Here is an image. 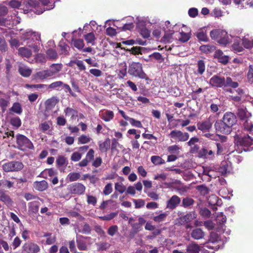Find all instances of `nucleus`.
<instances>
[{
	"label": "nucleus",
	"mask_w": 253,
	"mask_h": 253,
	"mask_svg": "<svg viewBox=\"0 0 253 253\" xmlns=\"http://www.w3.org/2000/svg\"><path fill=\"white\" fill-rule=\"evenodd\" d=\"M237 123L235 115L230 112H226L220 120L217 121L214 124L216 131L224 134H229L232 131V126Z\"/></svg>",
	"instance_id": "obj_1"
},
{
	"label": "nucleus",
	"mask_w": 253,
	"mask_h": 253,
	"mask_svg": "<svg viewBox=\"0 0 253 253\" xmlns=\"http://www.w3.org/2000/svg\"><path fill=\"white\" fill-rule=\"evenodd\" d=\"M209 84L212 87L225 88L230 87L236 88L239 86V84L233 82L230 77L225 78L219 75L213 76L209 80Z\"/></svg>",
	"instance_id": "obj_2"
},
{
	"label": "nucleus",
	"mask_w": 253,
	"mask_h": 253,
	"mask_svg": "<svg viewBox=\"0 0 253 253\" xmlns=\"http://www.w3.org/2000/svg\"><path fill=\"white\" fill-rule=\"evenodd\" d=\"M17 35L20 40L29 44L31 41H41V34L30 29H17Z\"/></svg>",
	"instance_id": "obj_3"
},
{
	"label": "nucleus",
	"mask_w": 253,
	"mask_h": 253,
	"mask_svg": "<svg viewBox=\"0 0 253 253\" xmlns=\"http://www.w3.org/2000/svg\"><path fill=\"white\" fill-rule=\"evenodd\" d=\"M128 73L134 77L141 79H145L147 78L146 74L142 69V65L139 62H132L129 64Z\"/></svg>",
	"instance_id": "obj_4"
},
{
	"label": "nucleus",
	"mask_w": 253,
	"mask_h": 253,
	"mask_svg": "<svg viewBox=\"0 0 253 253\" xmlns=\"http://www.w3.org/2000/svg\"><path fill=\"white\" fill-rule=\"evenodd\" d=\"M210 36L220 44L226 45L230 41L227 33L223 30L214 29L210 32Z\"/></svg>",
	"instance_id": "obj_5"
},
{
	"label": "nucleus",
	"mask_w": 253,
	"mask_h": 253,
	"mask_svg": "<svg viewBox=\"0 0 253 253\" xmlns=\"http://www.w3.org/2000/svg\"><path fill=\"white\" fill-rule=\"evenodd\" d=\"M17 148L22 151L33 149L34 146L31 141L22 134H17Z\"/></svg>",
	"instance_id": "obj_6"
},
{
	"label": "nucleus",
	"mask_w": 253,
	"mask_h": 253,
	"mask_svg": "<svg viewBox=\"0 0 253 253\" xmlns=\"http://www.w3.org/2000/svg\"><path fill=\"white\" fill-rule=\"evenodd\" d=\"M237 141L245 151H250L253 149V139L248 135L238 137Z\"/></svg>",
	"instance_id": "obj_7"
},
{
	"label": "nucleus",
	"mask_w": 253,
	"mask_h": 253,
	"mask_svg": "<svg viewBox=\"0 0 253 253\" xmlns=\"http://www.w3.org/2000/svg\"><path fill=\"white\" fill-rule=\"evenodd\" d=\"M169 135L173 142L186 141L189 137V135L187 132L183 133L177 130H172Z\"/></svg>",
	"instance_id": "obj_8"
},
{
	"label": "nucleus",
	"mask_w": 253,
	"mask_h": 253,
	"mask_svg": "<svg viewBox=\"0 0 253 253\" xmlns=\"http://www.w3.org/2000/svg\"><path fill=\"white\" fill-rule=\"evenodd\" d=\"M218 236L215 233L211 234L210 239L206 247L209 249L218 250L220 248V241L218 240Z\"/></svg>",
	"instance_id": "obj_9"
},
{
	"label": "nucleus",
	"mask_w": 253,
	"mask_h": 253,
	"mask_svg": "<svg viewBox=\"0 0 253 253\" xmlns=\"http://www.w3.org/2000/svg\"><path fill=\"white\" fill-rule=\"evenodd\" d=\"M68 189L72 194L82 195L85 190V187L80 183H75L69 186Z\"/></svg>",
	"instance_id": "obj_10"
},
{
	"label": "nucleus",
	"mask_w": 253,
	"mask_h": 253,
	"mask_svg": "<svg viewBox=\"0 0 253 253\" xmlns=\"http://www.w3.org/2000/svg\"><path fill=\"white\" fill-rule=\"evenodd\" d=\"M237 115L242 122L250 119L252 114L245 107H241L238 109Z\"/></svg>",
	"instance_id": "obj_11"
},
{
	"label": "nucleus",
	"mask_w": 253,
	"mask_h": 253,
	"mask_svg": "<svg viewBox=\"0 0 253 253\" xmlns=\"http://www.w3.org/2000/svg\"><path fill=\"white\" fill-rule=\"evenodd\" d=\"M23 250L26 253H37L40 250L39 246L33 243H27L23 247Z\"/></svg>",
	"instance_id": "obj_12"
},
{
	"label": "nucleus",
	"mask_w": 253,
	"mask_h": 253,
	"mask_svg": "<svg viewBox=\"0 0 253 253\" xmlns=\"http://www.w3.org/2000/svg\"><path fill=\"white\" fill-rule=\"evenodd\" d=\"M180 198L176 195L172 196L170 199L167 202V208L172 210L180 204Z\"/></svg>",
	"instance_id": "obj_13"
},
{
	"label": "nucleus",
	"mask_w": 253,
	"mask_h": 253,
	"mask_svg": "<svg viewBox=\"0 0 253 253\" xmlns=\"http://www.w3.org/2000/svg\"><path fill=\"white\" fill-rule=\"evenodd\" d=\"M63 65L62 64H52L49 68L47 69L49 76L50 77L56 75L58 74L62 69Z\"/></svg>",
	"instance_id": "obj_14"
},
{
	"label": "nucleus",
	"mask_w": 253,
	"mask_h": 253,
	"mask_svg": "<svg viewBox=\"0 0 253 253\" xmlns=\"http://www.w3.org/2000/svg\"><path fill=\"white\" fill-rule=\"evenodd\" d=\"M40 201H42V199L40 198H37V200L30 202L28 204L29 210L30 211L34 213H36L38 212L40 205Z\"/></svg>",
	"instance_id": "obj_15"
},
{
	"label": "nucleus",
	"mask_w": 253,
	"mask_h": 253,
	"mask_svg": "<svg viewBox=\"0 0 253 253\" xmlns=\"http://www.w3.org/2000/svg\"><path fill=\"white\" fill-rule=\"evenodd\" d=\"M34 188L39 191L45 190L48 187V183L45 180L35 181L33 184Z\"/></svg>",
	"instance_id": "obj_16"
},
{
	"label": "nucleus",
	"mask_w": 253,
	"mask_h": 253,
	"mask_svg": "<svg viewBox=\"0 0 253 253\" xmlns=\"http://www.w3.org/2000/svg\"><path fill=\"white\" fill-rule=\"evenodd\" d=\"M85 238L82 236H77L76 241L77 247L79 250L85 251L86 250L87 246L84 241Z\"/></svg>",
	"instance_id": "obj_17"
},
{
	"label": "nucleus",
	"mask_w": 253,
	"mask_h": 253,
	"mask_svg": "<svg viewBox=\"0 0 253 253\" xmlns=\"http://www.w3.org/2000/svg\"><path fill=\"white\" fill-rule=\"evenodd\" d=\"M191 235L193 239L199 240L204 237L205 233L200 228H195L192 230Z\"/></svg>",
	"instance_id": "obj_18"
},
{
	"label": "nucleus",
	"mask_w": 253,
	"mask_h": 253,
	"mask_svg": "<svg viewBox=\"0 0 253 253\" xmlns=\"http://www.w3.org/2000/svg\"><path fill=\"white\" fill-rule=\"evenodd\" d=\"M18 55L23 58H28L32 55V51L26 47H20L18 50Z\"/></svg>",
	"instance_id": "obj_19"
},
{
	"label": "nucleus",
	"mask_w": 253,
	"mask_h": 253,
	"mask_svg": "<svg viewBox=\"0 0 253 253\" xmlns=\"http://www.w3.org/2000/svg\"><path fill=\"white\" fill-rule=\"evenodd\" d=\"M127 66L126 62H124L119 64V73L118 75L119 79H123L126 75L127 73Z\"/></svg>",
	"instance_id": "obj_20"
},
{
	"label": "nucleus",
	"mask_w": 253,
	"mask_h": 253,
	"mask_svg": "<svg viewBox=\"0 0 253 253\" xmlns=\"http://www.w3.org/2000/svg\"><path fill=\"white\" fill-rule=\"evenodd\" d=\"M9 104L8 98L4 93L0 92V106L2 108L3 112L5 110Z\"/></svg>",
	"instance_id": "obj_21"
},
{
	"label": "nucleus",
	"mask_w": 253,
	"mask_h": 253,
	"mask_svg": "<svg viewBox=\"0 0 253 253\" xmlns=\"http://www.w3.org/2000/svg\"><path fill=\"white\" fill-rule=\"evenodd\" d=\"M211 123L209 120H206L197 124L198 128L202 131L209 130L211 127Z\"/></svg>",
	"instance_id": "obj_22"
},
{
	"label": "nucleus",
	"mask_w": 253,
	"mask_h": 253,
	"mask_svg": "<svg viewBox=\"0 0 253 253\" xmlns=\"http://www.w3.org/2000/svg\"><path fill=\"white\" fill-rule=\"evenodd\" d=\"M242 42V39L236 38L235 39L234 43L232 45L233 49L236 52H241L243 50V45Z\"/></svg>",
	"instance_id": "obj_23"
},
{
	"label": "nucleus",
	"mask_w": 253,
	"mask_h": 253,
	"mask_svg": "<svg viewBox=\"0 0 253 253\" xmlns=\"http://www.w3.org/2000/svg\"><path fill=\"white\" fill-rule=\"evenodd\" d=\"M101 118L105 122H109L112 120L114 117V114L112 111L106 110L101 113Z\"/></svg>",
	"instance_id": "obj_24"
},
{
	"label": "nucleus",
	"mask_w": 253,
	"mask_h": 253,
	"mask_svg": "<svg viewBox=\"0 0 253 253\" xmlns=\"http://www.w3.org/2000/svg\"><path fill=\"white\" fill-rule=\"evenodd\" d=\"M231 170V166L227 162H224L219 168V171L222 175H225L230 172Z\"/></svg>",
	"instance_id": "obj_25"
},
{
	"label": "nucleus",
	"mask_w": 253,
	"mask_h": 253,
	"mask_svg": "<svg viewBox=\"0 0 253 253\" xmlns=\"http://www.w3.org/2000/svg\"><path fill=\"white\" fill-rule=\"evenodd\" d=\"M19 73L24 77H29L32 73V69L26 66H20L19 67Z\"/></svg>",
	"instance_id": "obj_26"
},
{
	"label": "nucleus",
	"mask_w": 253,
	"mask_h": 253,
	"mask_svg": "<svg viewBox=\"0 0 253 253\" xmlns=\"http://www.w3.org/2000/svg\"><path fill=\"white\" fill-rule=\"evenodd\" d=\"M242 122L244 130L253 135V124L250 119L246 120Z\"/></svg>",
	"instance_id": "obj_27"
},
{
	"label": "nucleus",
	"mask_w": 253,
	"mask_h": 253,
	"mask_svg": "<svg viewBox=\"0 0 253 253\" xmlns=\"http://www.w3.org/2000/svg\"><path fill=\"white\" fill-rule=\"evenodd\" d=\"M59 100L56 97L53 96L47 99L45 102V105L47 109H51L53 108L56 104L58 102Z\"/></svg>",
	"instance_id": "obj_28"
},
{
	"label": "nucleus",
	"mask_w": 253,
	"mask_h": 253,
	"mask_svg": "<svg viewBox=\"0 0 253 253\" xmlns=\"http://www.w3.org/2000/svg\"><path fill=\"white\" fill-rule=\"evenodd\" d=\"M208 202L211 206H219L221 204V200L215 195H211L208 199Z\"/></svg>",
	"instance_id": "obj_29"
},
{
	"label": "nucleus",
	"mask_w": 253,
	"mask_h": 253,
	"mask_svg": "<svg viewBox=\"0 0 253 253\" xmlns=\"http://www.w3.org/2000/svg\"><path fill=\"white\" fill-rule=\"evenodd\" d=\"M8 12V9L6 6L0 5V25H2L5 24V20L3 18V16L5 15Z\"/></svg>",
	"instance_id": "obj_30"
},
{
	"label": "nucleus",
	"mask_w": 253,
	"mask_h": 253,
	"mask_svg": "<svg viewBox=\"0 0 253 253\" xmlns=\"http://www.w3.org/2000/svg\"><path fill=\"white\" fill-rule=\"evenodd\" d=\"M0 200L8 207L12 205V201L10 197L2 191H0Z\"/></svg>",
	"instance_id": "obj_31"
},
{
	"label": "nucleus",
	"mask_w": 253,
	"mask_h": 253,
	"mask_svg": "<svg viewBox=\"0 0 253 253\" xmlns=\"http://www.w3.org/2000/svg\"><path fill=\"white\" fill-rule=\"evenodd\" d=\"M186 250L188 253H199L200 248L198 245L192 243L186 247Z\"/></svg>",
	"instance_id": "obj_32"
},
{
	"label": "nucleus",
	"mask_w": 253,
	"mask_h": 253,
	"mask_svg": "<svg viewBox=\"0 0 253 253\" xmlns=\"http://www.w3.org/2000/svg\"><path fill=\"white\" fill-rule=\"evenodd\" d=\"M2 168L5 172L13 171L16 169L15 163L14 162L6 163L3 165Z\"/></svg>",
	"instance_id": "obj_33"
},
{
	"label": "nucleus",
	"mask_w": 253,
	"mask_h": 253,
	"mask_svg": "<svg viewBox=\"0 0 253 253\" xmlns=\"http://www.w3.org/2000/svg\"><path fill=\"white\" fill-rule=\"evenodd\" d=\"M168 214L167 212H162L154 216L153 217V220L156 223L163 222L166 221Z\"/></svg>",
	"instance_id": "obj_34"
},
{
	"label": "nucleus",
	"mask_w": 253,
	"mask_h": 253,
	"mask_svg": "<svg viewBox=\"0 0 253 253\" xmlns=\"http://www.w3.org/2000/svg\"><path fill=\"white\" fill-rule=\"evenodd\" d=\"M174 32L172 31L166 32L164 36L161 39V41L164 43H169L172 42V35Z\"/></svg>",
	"instance_id": "obj_35"
},
{
	"label": "nucleus",
	"mask_w": 253,
	"mask_h": 253,
	"mask_svg": "<svg viewBox=\"0 0 253 253\" xmlns=\"http://www.w3.org/2000/svg\"><path fill=\"white\" fill-rule=\"evenodd\" d=\"M35 77L36 79L40 80H44L50 77L49 72L47 70H42L37 72L35 75Z\"/></svg>",
	"instance_id": "obj_36"
},
{
	"label": "nucleus",
	"mask_w": 253,
	"mask_h": 253,
	"mask_svg": "<svg viewBox=\"0 0 253 253\" xmlns=\"http://www.w3.org/2000/svg\"><path fill=\"white\" fill-rule=\"evenodd\" d=\"M84 38L87 43L94 45L95 43L96 38L93 33H89L84 36Z\"/></svg>",
	"instance_id": "obj_37"
},
{
	"label": "nucleus",
	"mask_w": 253,
	"mask_h": 253,
	"mask_svg": "<svg viewBox=\"0 0 253 253\" xmlns=\"http://www.w3.org/2000/svg\"><path fill=\"white\" fill-rule=\"evenodd\" d=\"M215 46L212 45H203L200 47V50L203 53L208 54L215 50Z\"/></svg>",
	"instance_id": "obj_38"
},
{
	"label": "nucleus",
	"mask_w": 253,
	"mask_h": 253,
	"mask_svg": "<svg viewBox=\"0 0 253 253\" xmlns=\"http://www.w3.org/2000/svg\"><path fill=\"white\" fill-rule=\"evenodd\" d=\"M194 217L192 213H189L183 216H181L179 218V222L181 224H184L191 221L193 219Z\"/></svg>",
	"instance_id": "obj_39"
},
{
	"label": "nucleus",
	"mask_w": 253,
	"mask_h": 253,
	"mask_svg": "<svg viewBox=\"0 0 253 253\" xmlns=\"http://www.w3.org/2000/svg\"><path fill=\"white\" fill-rule=\"evenodd\" d=\"M39 0L42 3L43 5H44L45 6V7H44L43 10H42L41 11L37 10V11L36 12V13H37V14H41L42 13L43 11H44L45 10H48L52 9L54 7V5L53 4H51L50 5H46L49 2V0Z\"/></svg>",
	"instance_id": "obj_40"
},
{
	"label": "nucleus",
	"mask_w": 253,
	"mask_h": 253,
	"mask_svg": "<svg viewBox=\"0 0 253 253\" xmlns=\"http://www.w3.org/2000/svg\"><path fill=\"white\" fill-rule=\"evenodd\" d=\"M43 237H46L45 244L52 245L56 241V237L55 235H52L51 233L45 234Z\"/></svg>",
	"instance_id": "obj_41"
},
{
	"label": "nucleus",
	"mask_w": 253,
	"mask_h": 253,
	"mask_svg": "<svg viewBox=\"0 0 253 253\" xmlns=\"http://www.w3.org/2000/svg\"><path fill=\"white\" fill-rule=\"evenodd\" d=\"M243 46L246 48H251L253 47V39H249L244 38L242 39Z\"/></svg>",
	"instance_id": "obj_42"
},
{
	"label": "nucleus",
	"mask_w": 253,
	"mask_h": 253,
	"mask_svg": "<svg viewBox=\"0 0 253 253\" xmlns=\"http://www.w3.org/2000/svg\"><path fill=\"white\" fill-rule=\"evenodd\" d=\"M151 162L155 165H159L165 163V161L159 156H153L151 157Z\"/></svg>",
	"instance_id": "obj_43"
},
{
	"label": "nucleus",
	"mask_w": 253,
	"mask_h": 253,
	"mask_svg": "<svg viewBox=\"0 0 253 253\" xmlns=\"http://www.w3.org/2000/svg\"><path fill=\"white\" fill-rule=\"evenodd\" d=\"M63 84H64V83L62 82L56 81L48 85V87L49 88L59 90L62 87Z\"/></svg>",
	"instance_id": "obj_44"
},
{
	"label": "nucleus",
	"mask_w": 253,
	"mask_h": 253,
	"mask_svg": "<svg viewBox=\"0 0 253 253\" xmlns=\"http://www.w3.org/2000/svg\"><path fill=\"white\" fill-rule=\"evenodd\" d=\"M47 57L50 60H55L58 58V54L53 49H49L46 51Z\"/></svg>",
	"instance_id": "obj_45"
},
{
	"label": "nucleus",
	"mask_w": 253,
	"mask_h": 253,
	"mask_svg": "<svg viewBox=\"0 0 253 253\" xmlns=\"http://www.w3.org/2000/svg\"><path fill=\"white\" fill-rule=\"evenodd\" d=\"M196 37L198 40L201 42H207L209 40L206 33L203 31L197 32L196 34Z\"/></svg>",
	"instance_id": "obj_46"
},
{
	"label": "nucleus",
	"mask_w": 253,
	"mask_h": 253,
	"mask_svg": "<svg viewBox=\"0 0 253 253\" xmlns=\"http://www.w3.org/2000/svg\"><path fill=\"white\" fill-rule=\"evenodd\" d=\"M99 146L101 152H106L110 148V140L108 139L104 142L100 143Z\"/></svg>",
	"instance_id": "obj_47"
},
{
	"label": "nucleus",
	"mask_w": 253,
	"mask_h": 253,
	"mask_svg": "<svg viewBox=\"0 0 253 253\" xmlns=\"http://www.w3.org/2000/svg\"><path fill=\"white\" fill-rule=\"evenodd\" d=\"M247 78L249 83H253V65H250L249 66L248 71L247 74Z\"/></svg>",
	"instance_id": "obj_48"
},
{
	"label": "nucleus",
	"mask_w": 253,
	"mask_h": 253,
	"mask_svg": "<svg viewBox=\"0 0 253 253\" xmlns=\"http://www.w3.org/2000/svg\"><path fill=\"white\" fill-rule=\"evenodd\" d=\"M56 163L58 167H62L67 164V159L63 156H59L56 160Z\"/></svg>",
	"instance_id": "obj_49"
},
{
	"label": "nucleus",
	"mask_w": 253,
	"mask_h": 253,
	"mask_svg": "<svg viewBox=\"0 0 253 253\" xmlns=\"http://www.w3.org/2000/svg\"><path fill=\"white\" fill-rule=\"evenodd\" d=\"M73 44L75 47L79 50H82L84 45V41L82 39L73 40Z\"/></svg>",
	"instance_id": "obj_50"
},
{
	"label": "nucleus",
	"mask_w": 253,
	"mask_h": 253,
	"mask_svg": "<svg viewBox=\"0 0 253 253\" xmlns=\"http://www.w3.org/2000/svg\"><path fill=\"white\" fill-rule=\"evenodd\" d=\"M64 112L66 116L70 117L72 119L77 115V112L73 108L69 107L67 108Z\"/></svg>",
	"instance_id": "obj_51"
},
{
	"label": "nucleus",
	"mask_w": 253,
	"mask_h": 253,
	"mask_svg": "<svg viewBox=\"0 0 253 253\" xmlns=\"http://www.w3.org/2000/svg\"><path fill=\"white\" fill-rule=\"evenodd\" d=\"M115 189L116 191H118L120 193H123L126 190V186L122 182H117L115 185Z\"/></svg>",
	"instance_id": "obj_52"
},
{
	"label": "nucleus",
	"mask_w": 253,
	"mask_h": 253,
	"mask_svg": "<svg viewBox=\"0 0 253 253\" xmlns=\"http://www.w3.org/2000/svg\"><path fill=\"white\" fill-rule=\"evenodd\" d=\"M35 62L37 63H44L46 62V58L43 54L38 53L35 55Z\"/></svg>",
	"instance_id": "obj_53"
},
{
	"label": "nucleus",
	"mask_w": 253,
	"mask_h": 253,
	"mask_svg": "<svg viewBox=\"0 0 253 253\" xmlns=\"http://www.w3.org/2000/svg\"><path fill=\"white\" fill-rule=\"evenodd\" d=\"M194 203L193 199L189 197L185 198L182 200V205L185 208L193 205Z\"/></svg>",
	"instance_id": "obj_54"
},
{
	"label": "nucleus",
	"mask_w": 253,
	"mask_h": 253,
	"mask_svg": "<svg viewBox=\"0 0 253 253\" xmlns=\"http://www.w3.org/2000/svg\"><path fill=\"white\" fill-rule=\"evenodd\" d=\"M180 36L178 37V39L180 41L185 42H187L190 38V36L188 33H185L184 32L179 33Z\"/></svg>",
	"instance_id": "obj_55"
},
{
	"label": "nucleus",
	"mask_w": 253,
	"mask_h": 253,
	"mask_svg": "<svg viewBox=\"0 0 253 253\" xmlns=\"http://www.w3.org/2000/svg\"><path fill=\"white\" fill-rule=\"evenodd\" d=\"M81 175L79 172H71L68 175V178L71 182L75 181L80 178Z\"/></svg>",
	"instance_id": "obj_56"
},
{
	"label": "nucleus",
	"mask_w": 253,
	"mask_h": 253,
	"mask_svg": "<svg viewBox=\"0 0 253 253\" xmlns=\"http://www.w3.org/2000/svg\"><path fill=\"white\" fill-rule=\"evenodd\" d=\"M198 72L200 75H202L205 71V65L204 61L199 60L197 63Z\"/></svg>",
	"instance_id": "obj_57"
},
{
	"label": "nucleus",
	"mask_w": 253,
	"mask_h": 253,
	"mask_svg": "<svg viewBox=\"0 0 253 253\" xmlns=\"http://www.w3.org/2000/svg\"><path fill=\"white\" fill-rule=\"evenodd\" d=\"M91 140V138L89 136L85 135H82L78 138L79 143L80 144H85L87 143Z\"/></svg>",
	"instance_id": "obj_58"
},
{
	"label": "nucleus",
	"mask_w": 253,
	"mask_h": 253,
	"mask_svg": "<svg viewBox=\"0 0 253 253\" xmlns=\"http://www.w3.org/2000/svg\"><path fill=\"white\" fill-rule=\"evenodd\" d=\"M86 201L88 205H92L93 206L96 205L97 203V199L95 197L92 195H86Z\"/></svg>",
	"instance_id": "obj_59"
},
{
	"label": "nucleus",
	"mask_w": 253,
	"mask_h": 253,
	"mask_svg": "<svg viewBox=\"0 0 253 253\" xmlns=\"http://www.w3.org/2000/svg\"><path fill=\"white\" fill-rule=\"evenodd\" d=\"M180 147L177 145H174L169 146L168 150L171 154H178Z\"/></svg>",
	"instance_id": "obj_60"
},
{
	"label": "nucleus",
	"mask_w": 253,
	"mask_h": 253,
	"mask_svg": "<svg viewBox=\"0 0 253 253\" xmlns=\"http://www.w3.org/2000/svg\"><path fill=\"white\" fill-rule=\"evenodd\" d=\"M128 121L129 122L130 124L133 126L138 127V128L142 127V125L141 122L139 121L136 120L132 118H130Z\"/></svg>",
	"instance_id": "obj_61"
},
{
	"label": "nucleus",
	"mask_w": 253,
	"mask_h": 253,
	"mask_svg": "<svg viewBox=\"0 0 253 253\" xmlns=\"http://www.w3.org/2000/svg\"><path fill=\"white\" fill-rule=\"evenodd\" d=\"M200 214L206 218H208L211 216V211L206 208H201L200 211Z\"/></svg>",
	"instance_id": "obj_62"
},
{
	"label": "nucleus",
	"mask_w": 253,
	"mask_h": 253,
	"mask_svg": "<svg viewBox=\"0 0 253 253\" xmlns=\"http://www.w3.org/2000/svg\"><path fill=\"white\" fill-rule=\"evenodd\" d=\"M216 220L219 224H223L226 221V217L222 212L217 214Z\"/></svg>",
	"instance_id": "obj_63"
},
{
	"label": "nucleus",
	"mask_w": 253,
	"mask_h": 253,
	"mask_svg": "<svg viewBox=\"0 0 253 253\" xmlns=\"http://www.w3.org/2000/svg\"><path fill=\"white\" fill-rule=\"evenodd\" d=\"M211 14L215 17L219 18L223 16V11L219 8L216 7L213 10Z\"/></svg>",
	"instance_id": "obj_64"
}]
</instances>
